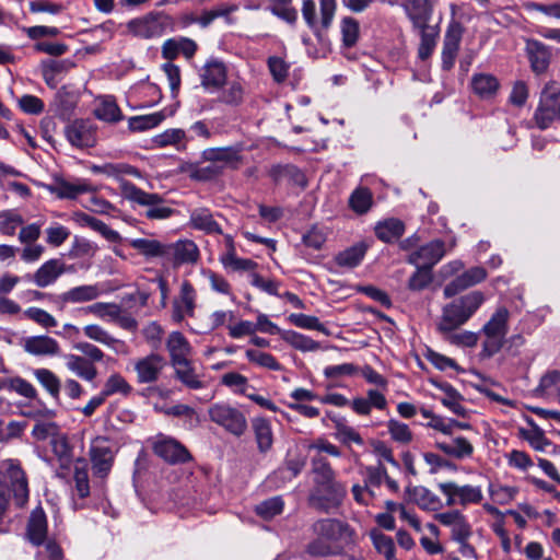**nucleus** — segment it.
<instances>
[{
    "label": "nucleus",
    "instance_id": "774afa93",
    "mask_svg": "<svg viewBox=\"0 0 560 560\" xmlns=\"http://www.w3.org/2000/svg\"><path fill=\"white\" fill-rule=\"evenodd\" d=\"M387 429L390 438L398 443L408 444L412 440V433L406 423L390 419L387 422Z\"/></svg>",
    "mask_w": 560,
    "mask_h": 560
},
{
    "label": "nucleus",
    "instance_id": "0e129e2a",
    "mask_svg": "<svg viewBox=\"0 0 560 560\" xmlns=\"http://www.w3.org/2000/svg\"><path fill=\"white\" fill-rule=\"evenodd\" d=\"M186 139V132L180 128H172L156 135L152 142L158 148H165L167 145H178Z\"/></svg>",
    "mask_w": 560,
    "mask_h": 560
},
{
    "label": "nucleus",
    "instance_id": "1a4fd4ad",
    "mask_svg": "<svg viewBox=\"0 0 560 560\" xmlns=\"http://www.w3.org/2000/svg\"><path fill=\"white\" fill-rule=\"evenodd\" d=\"M411 500L424 511L435 512L442 509L444 500L446 504H452L455 497H458L462 502L479 501L481 499L480 492H442L443 499L434 492H409Z\"/></svg>",
    "mask_w": 560,
    "mask_h": 560
},
{
    "label": "nucleus",
    "instance_id": "5701e85b",
    "mask_svg": "<svg viewBox=\"0 0 560 560\" xmlns=\"http://www.w3.org/2000/svg\"><path fill=\"white\" fill-rule=\"evenodd\" d=\"M201 156L207 162L223 166V170L237 168L242 161L240 151L233 147L208 148L202 151Z\"/></svg>",
    "mask_w": 560,
    "mask_h": 560
},
{
    "label": "nucleus",
    "instance_id": "a878e982",
    "mask_svg": "<svg viewBox=\"0 0 560 560\" xmlns=\"http://www.w3.org/2000/svg\"><path fill=\"white\" fill-rule=\"evenodd\" d=\"M526 52L530 62L532 70L537 73H544L550 63L551 52L549 48L536 40H526Z\"/></svg>",
    "mask_w": 560,
    "mask_h": 560
},
{
    "label": "nucleus",
    "instance_id": "6ab92c4d",
    "mask_svg": "<svg viewBox=\"0 0 560 560\" xmlns=\"http://www.w3.org/2000/svg\"><path fill=\"white\" fill-rule=\"evenodd\" d=\"M22 347L25 352L36 357H55L61 350L59 342L47 335L27 337L23 339Z\"/></svg>",
    "mask_w": 560,
    "mask_h": 560
},
{
    "label": "nucleus",
    "instance_id": "603ef678",
    "mask_svg": "<svg viewBox=\"0 0 560 560\" xmlns=\"http://www.w3.org/2000/svg\"><path fill=\"white\" fill-rule=\"evenodd\" d=\"M365 482L368 487L380 488L387 487L389 489H396V482L390 479L383 467H369L365 470Z\"/></svg>",
    "mask_w": 560,
    "mask_h": 560
},
{
    "label": "nucleus",
    "instance_id": "9d476101",
    "mask_svg": "<svg viewBox=\"0 0 560 560\" xmlns=\"http://www.w3.org/2000/svg\"><path fill=\"white\" fill-rule=\"evenodd\" d=\"M152 448L155 455L173 465L192 459L189 451L179 441L163 434L155 436Z\"/></svg>",
    "mask_w": 560,
    "mask_h": 560
},
{
    "label": "nucleus",
    "instance_id": "f257e3e1",
    "mask_svg": "<svg viewBox=\"0 0 560 560\" xmlns=\"http://www.w3.org/2000/svg\"><path fill=\"white\" fill-rule=\"evenodd\" d=\"M485 295L480 291H471L459 299L454 300L443 307L441 319L438 324L440 332H452L464 325L482 305Z\"/></svg>",
    "mask_w": 560,
    "mask_h": 560
},
{
    "label": "nucleus",
    "instance_id": "4d7b16f0",
    "mask_svg": "<svg viewBox=\"0 0 560 560\" xmlns=\"http://www.w3.org/2000/svg\"><path fill=\"white\" fill-rule=\"evenodd\" d=\"M289 322L300 328L303 329H311V330H317L326 336H328L330 332L329 330L319 322V319L315 316L305 315L302 313L299 314H290L288 317Z\"/></svg>",
    "mask_w": 560,
    "mask_h": 560
},
{
    "label": "nucleus",
    "instance_id": "72a5a7b5",
    "mask_svg": "<svg viewBox=\"0 0 560 560\" xmlns=\"http://www.w3.org/2000/svg\"><path fill=\"white\" fill-rule=\"evenodd\" d=\"M420 35V44L418 47V57L427 60L434 51L438 38L440 36V27L438 24H429L416 28Z\"/></svg>",
    "mask_w": 560,
    "mask_h": 560
},
{
    "label": "nucleus",
    "instance_id": "20e7f679",
    "mask_svg": "<svg viewBox=\"0 0 560 560\" xmlns=\"http://www.w3.org/2000/svg\"><path fill=\"white\" fill-rule=\"evenodd\" d=\"M317 540L310 545V552L316 556H327L332 549L330 542L342 539L348 534V526L339 521L319 520L313 525Z\"/></svg>",
    "mask_w": 560,
    "mask_h": 560
},
{
    "label": "nucleus",
    "instance_id": "393cba45",
    "mask_svg": "<svg viewBox=\"0 0 560 560\" xmlns=\"http://www.w3.org/2000/svg\"><path fill=\"white\" fill-rule=\"evenodd\" d=\"M1 486L11 490H27L28 482L25 471L16 460L8 459L2 464Z\"/></svg>",
    "mask_w": 560,
    "mask_h": 560
},
{
    "label": "nucleus",
    "instance_id": "4be33fe9",
    "mask_svg": "<svg viewBox=\"0 0 560 560\" xmlns=\"http://www.w3.org/2000/svg\"><path fill=\"white\" fill-rule=\"evenodd\" d=\"M65 273V262L58 258L45 261L33 275L32 281L38 288L52 285Z\"/></svg>",
    "mask_w": 560,
    "mask_h": 560
},
{
    "label": "nucleus",
    "instance_id": "de8ad7c7",
    "mask_svg": "<svg viewBox=\"0 0 560 560\" xmlns=\"http://www.w3.org/2000/svg\"><path fill=\"white\" fill-rule=\"evenodd\" d=\"M438 447L445 454L457 458L469 457L474 452L469 441L462 436L454 439L452 443H438Z\"/></svg>",
    "mask_w": 560,
    "mask_h": 560
},
{
    "label": "nucleus",
    "instance_id": "39448f33",
    "mask_svg": "<svg viewBox=\"0 0 560 560\" xmlns=\"http://www.w3.org/2000/svg\"><path fill=\"white\" fill-rule=\"evenodd\" d=\"M121 194L127 200L148 207V219L163 220L173 213V209L162 205L163 199L159 194L145 192L130 182H121Z\"/></svg>",
    "mask_w": 560,
    "mask_h": 560
},
{
    "label": "nucleus",
    "instance_id": "ddd939ff",
    "mask_svg": "<svg viewBox=\"0 0 560 560\" xmlns=\"http://www.w3.org/2000/svg\"><path fill=\"white\" fill-rule=\"evenodd\" d=\"M197 294L192 284L185 280L182 282L178 298L173 302L172 319L182 323L186 316L194 317Z\"/></svg>",
    "mask_w": 560,
    "mask_h": 560
},
{
    "label": "nucleus",
    "instance_id": "dca6fc26",
    "mask_svg": "<svg viewBox=\"0 0 560 560\" xmlns=\"http://www.w3.org/2000/svg\"><path fill=\"white\" fill-rule=\"evenodd\" d=\"M48 190L60 199H75L79 195L95 191L96 188L86 179L78 178L68 182L63 178H56L48 186Z\"/></svg>",
    "mask_w": 560,
    "mask_h": 560
},
{
    "label": "nucleus",
    "instance_id": "58836bf2",
    "mask_svg": "<svg viewBox=\"0 0 560 560\" xmlns=\"http://www.w3.org/2000/svg\"><path fill=\"white\" fill-rule=\"evenodd\" d=\"M314 480L317 485L328 488H335V472L330 465L322 455H316L312 459Z\"/></svg>",
    "mask_w": 560,
    "mask_h": 560
},
{
    "label": "nucleus",
    "instance_id": "bf43d9fd",
    "mask_svg": "<svg viewBox=\"0 0 560 560\" xmlns=\"http://www.w3.org/2000/svg\"><path fill=\"white\" fill-rule=\"evenodd\" d=\"M365 254V246L355 245L341 253L336 257V262L341 267L353 268L358 266Z\"/></svg>",
    "mask_w": 560,
    "mask_h": 560
},
{
    "label": "nucleus",
    "instance_id": "cd10ccee",
    "mask_svg": "<svg viewBox=\"0 0 560 560\" xmlns=\"http://www.w3.org/2000/svg\"><path fill=\"white\" fill-rule=\"evenodd\" d=\"M176 108H164L148 115L133 116L128 119V128L132 132H141L159 126L166 117L173 116Z\"/></svg>",
    "mask_w": 560,
    "mask_h": 560
},
{
    "label": "nucleus",
    "instance_id": "f3484780",
    "mask_svg": "<svg viewBox=\"0 0 560 560\" xmlns=\"http://www.w3.org/2000/svg\"><path fill=\"white\" fill-rule=\"evenodd\" d=\"M463 30L459 23L452 22L444 36L442 49V68L451 70L454 67L455 59L459 49Z\"/></svg>",
    "mask_w": 560,
    "mask_h": 560
},
{
    "label": "nucleus",
    "instance_id": "f03ea898",
    "mask_svg": "<svg viewBox=\"0 0 560 560\" xmlns=\"http://www.w3.org/2000/svg\"><path fill=\"white\" fill-rule=\"evenodd\" d=\"M510 312L501 306L495 310L489 320L482 326L481 334L485 336L481 355L491 358L498 353L505 341L509 331Z\"/></svg>",
    "mask_w": 560,
    "mask_h": 560
},
{
    "label": "nucleus",
    "instance_id": "a18cd8bd",
    "mask_svg": "<svg viewBox=\"0 0 560 560\" xmlns=\"http://www.w3.org/2000/svg\"><path fill=\"white\" fill-rule=\"evenodd\" d=\"M176 377L187 387L199 389L203 387L202 381L195 373L190 361H183L182 364H173Z\"/></svg>",
    "mask_w": 560,
    "mask_h": 560
},
{
    "label": "nucleus",
    "instance_id": "c756f323",
    "mask_svg": "<svg viewBox=\"0 0 560 560\" xmlns=\"http://www.w3.org/2000/svg\"><path fill=\"white\" fill-rule=\"evenodd\" d=\"M201 84L206 89H220L226 80V68L218 60H209L202 68Z\"/></svg>",
    "mask_w": 560,
    "mask_h": 560
},
{
    "label": "nucleus",
    "instance_id": "3c124183",
    "mask_svg": "<svg viewBox=\"0 0 560 560\" xmlns=\"http://www.w3.org/2000/svg\"><path fill=\"white\" fill-rule=\"evenodd\" d=\"M370 537L373 542L375 549L382 553L386 560H396L395 559V545L393 539L383 534L377 529H372L370 532Z\"/></svg>",
    "mask_w": 560,
    "mask_h": 560
},
{
    "label": "nucleus",
    "instance_id": "6e6d98bb",
    "mask_svg": "<svg viewBox=\"0 0 560 560\" xmlns=\"http://www.w3.org/2000/svg\"><path fill=\"white\" fill-rule=\"evenodd\" d=\"M24 223L22 215L15 210H4L0 212V233L13 236L19 226Z\"/></svg>",
    "mask_w": 560,
    "mask_h": 560
},
{
    "label": "nucleus",
    "instance_id": "09e8293b",
    "mask_svg": "<svg viewBox=\"0 0 560 560\" xmlns=\"http://www.w3.org/2000/svg\"><path fill=\"white\" fill-rule=\"evenodd\" d=\"M132 392L131 385L119 373H113L106 380L102 394L107 398L114 394L128 396Z\"/></svg>",
    "mask_w": 560,
    "mask_h": 560
},
{
    "label": "nucleus",
    "instance_id": "13d9d810",
    "mask_svg": "<svg viewBox=\"0 0 560 560\" xmlns=\"http://www.w3.org/2000/svg\"><path fill=\"white\" fill-rule=\"evenodd\" d=\"M245 355L249 362L255 363L261 368H265V369H268L271 371H281L282 370L281 364L270 353L254 350V349H247L245 352Z\"/></svg>",
    "mask_w": 560,
    "mask_h": 560
},
{
    "label": "nucleus",
    "instance_id": "7c9ffc66",
    "mask_svg": "<svg viewBox=\"0 0 560 560\" xmlns=\"http://www.w3.org/2000/svg\"><path fill=\"white\" fill-rule=\"evenodd\" d=\"M72 220L80 226H89L95 232H98L103 237H105L109 242H120L121 237L119 233L115 230H112L107 224L103 221L85 213L82 211H77L72 214Z\"/></svg>",
    "mask_w": 560,
    "mask_h": 560
},
{
    "label": "nucleus",
    "instance_id": "2f4dec72",
    "mask_svg": "<svg viewBox=\"0 0 560 560\" xmlns=\"http://www.w3.org/2000/svg\"><path fill=\"white\" fill-rule=\"evenodd\" d=\"M90 170L94 174H104L107 177L115 178L121 182H126L122 179L124 176L129 175L133 177H141L140 171L127 163H104V164H92Z\"/></svg>",
    "mask_w": 560,
    "mask_h": 560
},
{
    "label": "nucleus",
    "instance_id": "e2e57ef3",
    "mask_svg": "<svg viewBox=\"0 0 560 560\" xmlns=\"http://www.w3.org/2000/svg\"><path fill=\"white\" fill-rule=\"evenodd\" d=\"M24 316L45 329H50L58 325L57 319L50 313L39 307L32 306L26 308Z\"/></svg>",
    "mask_w": 560,
    "mask_h": 560
},
{
    "label": "nucleus",
    "instance_id": "ea45409f",
    "mask_svg": "<svg viewBox=\"0 0 560 560\" xmlns=\"http://www.w3.org/2000/svg\"><path fill=\"white\" fill-rule=\"evenodd\" d=\"M471 89L481 98H489L497 93L499 82L492 74L478 73L471 79Z\"/></svg>",
    "mask_w": 560,
    "mask_h": 560
},
{
    "label": "nucleus",
    "instance_id": "4c0bfd02",
    "mask_svg": "<svg viewBox=\"0 0 560 560\" xmlns=\"http://www.w3.org/2000/svg\"><path fill=\"white\" fill-rule=\"evenodd\" d=\"M130 246L148 258H165L167 255L166 244L153 238H135Z\"/></svg>",
    "mask_w": 560,
    "mask_h": 560
},
{
    "label": "nucleus",
    "instance_id": "423d86ee",
    "mask_svg": "<svg viewBox=\"0 0 560 560\" xmlns=\"http://www.w3.org/2000/svg\"><path fill=\"white\" fill-rule=\"evenodd\" d=\"M127 31L135 37L150 39L160 37L167 31L173 30V20L171 16L162 13H149L143 16L132 19L126 24Z\"/></svg>",
    "mask_w": 560,
    "mask_h": 560
},
{
    "label": "nucleus",
    "instance_id": "412c9836",
    "mask_svg": "<svg viewBox=\"0 0 560 560\" xmlns=\"http://www.w3.org/2000/svg\"><path fill=\"white\" fill-rule=\"evenodd\" d=\"M69 142L78 148L93 147L96 139L92 125L84 120H74L65 129Z\"/></svg>",
    "mask_w": 560,
    "mask_h": 560
},
{
    "label": "nucleus",
    "instance_id": "8fccbe9b",
    "mask_svg": "<svg viewBox=\"0 0 560 560\" xmlns=\"http://www.w3.org/2000/svg\"><path fill=\"white\" fill-rule=\"evenodd\" d=\"M340 33L343 46L347 48L353 47L360 35L359 22L351 16H345L340 21Z\"/></svg>",
    "mask_w": 560,
    "mask_h": 560
},
{
    "label": "nucleus",
    "instance_id": "37998d69",
    "mask_svg": "<svg viewBox=\"0 0 560 560\" xmlns=\"http://www.w3.org/2000/svg\"><path fill=\"white\" fill-rule=\"evenodd\" d=\"M282 340L302 352L317 351L320 348L319 342L294 330L282 332Z\"/></svg>",
    "mask_w": 560,
    "mask_h": 560
},
{
    "label": "nucleus",
    "instance_id": "f8f14e48",
    "mask_svg": "<svg viewBox=\"0 0 560 560\" xmlns=\"http://www.w3.org/2000/svg\"><path fill=\"white\" fill-rule=\"evenodd\" d=\"M167 255L165 260L174 266L194 265L199 259V248L191 240H179L175 243L166 244Z\"/></svg>",
    "mask_w": 560,
    "mask_h": 560
},
{
    "label": "nucleus",
    "instance_id": "2eb2a0df",
    "mask_svg": "<svg viewBox=\"0 0 560 560\" xmlns=\"http://www.w3.org/2000/svg\"><path fill=\"white\" fill-rule=\"evenodd\" d=\"M444 255V243L440 240H434L411 253L408 256L407 261L415 266H422L431 269L443 258Z\"/></svg>",
    "mask_w": 560,
    "mask_h": 560
},
{
    "label": "nucleus",
    "instance_id": "f704fd0d",
    "mask_svg": "<svg viewBox=\"0 0 560 560\" xmlns=\"http://www.w3.org/2000/svg\"><path fill=\"white\" fill-rule=\"evenodd\" d=\"M66 365L69 371L84 381L92 382L97 376L96 368L85 357L68 354L66 355Z\"/></svg>",
    "mask_w": 560,
    "mask_h": 560
},
{
    "label": "nucleus",
    "instance_id": "49530a36",
    "mask_svg": "<svg viewBox=\"0 0 560 560\" xmlns=\"http://www.w3.org/2000/svg\"><path fill=\"white\" fill-rule=\"evenodd\" d=\"M373 205V195L369 188L358 187L349 198V207L358 214L366 213Z\"/></svg>",
    "mask_w": 560,
    "mask_h": 560
},
{
    "label": "nucleus",
    "instance_id": "c85d7f7f",
    "mask_svg": "<svg viewBox=\"0 0 560 560\" xmlns=\"http://www.w3.org/2000/svg\"><path fill=\"white\" fill-rule=\"evenodd\" d=\"M404 9L412 22L413 28L430 24L432 5L429 0H407Z\"/></svg>",
    "mask_w": 560,
    "mask_h": 560
},
{
    "label": "nucleus",
    "instance_id": "5fc2aeb1",
    "mask_svg": "<svg viewBox=\"0 0 560 560\" xmlns=\"http://www.w3.org/2000/svg\"><path fill=\"white\" fill-rule=\"evenodd\" d=\"M34 376L54 398H58L60 393V381L54 372L44 368L36 369L34 371Z\"/></svg>",
    "mask_w": 560,
    "mask_h": 560
},
{
    "label": "nucleus",
    "instance_id": "b1692460",
    "mask_svg": "<svg viewBox=\"0 0 560 560\" xmlns=\"http://www.w3.org/2000/svg\"><path fill=\"white\" fill-rule=\"evenodd\" d=\"M197 49V43L188 37L168 38L162 45V56L168 61L174 60L179 55L190 59L195 56Z\"/></svg>",
    "mask_w": 560,
    "mask_h": 560
},
{
    "label": "nucleus",
    "instance_id": "a211bd4d",
    "mask_svg": "<svg viewBox=\"0 0 560 560\" xmlns=\"http://www.w3.org/2000/svg\"><path fill=\"white\" fill-rule=\"evenodd\" d=\"M35 420L32 430V436L36 441H46L54 439L59 434V427L51 419L55 417V411L50 409L36 410L30 413Z\"/></svg>",
    "mask_w": 560,
    "mask_h": 560
},
{
    "label": "nucleus",
    "instance_id": "864d4df0",
    "mask_svg": "<svg viewBox=\"0 0 560 560\" xmlns=\"http://www.w3.org/2000/svg\"><path fill=\"white\" fill-rule=\"evenodd\" d=\"M83 334L89 339L109 348H114L115 345L119 342L106 329L97 324L85 325L83 327Z\"/></svg>",
    "mask_w": 560,
    "mask_h": 560
},
{
    "label": "nucleus",
    "instance_id": "c9c22d12",
    "mask_svg": "<svg viewBox=\"0 0 560 560\" xmlns=\"http://www.w3.org/2000/svg\"><path fill=\"white\" fill-rule=\"evenodd\" d=\"M189 223L194 229L207 234L222 233L220 224L214 220L212 213L206 208L195 209L191 211Z\"/></svg>",
    "mask_w": 560,
    "mask_h": 560
},
{
    "label": "nucleus",
    "instance_id": "9b49d317",
    "mask_svg": "<svg viewBox=\"0 0 560 560\" xmlns=\"http://www.w3.org/2000/svg\"><path fill=\"white\" fill-rule=\"evenodd\" d=\"M166 365V359L159 353H150L137 359L133 362L137 382L139 384L158 382Z\"/></svg>",
    "mask_w": 560,
    "mask_h": 560
},
{
    "label": "nucleus",
    "instance_id": "6e6552de",
    "mask_svg": "<svg viewBox=\"0 0 560 560\" xmlns=\"http://www.w3.org/2000/svg\"><path fill=\"white\" fill-rule=\"evenodd\" d=\"M535 121L540 129L548 128L557 118L560 119V86L551 84L541 93L539 105L535 113Z\"/></svg>",
    "mask_w": 560,
    "mask_h": 560
},
{
    "label": "nucleus",
    "instance_id": "a19ab883",
    "mask_svg": "<svg viewBox=\"0 0 560 560\" xmlns=\"http://www.w3.org/2000/svg\"><path fill=\"white\" fill-rule=\"evenodd\" d=\"M405 231L404 223L398 219H387L375 226L376 236L386 243L400 237Z\"/></svg>",
    "mask_w": 560,
    "mask_h": 560
},
{
    "label": "nucleus",
    "instance_id": "79ce46f5",
    "mask_svg": "<svg viewBox=\"0 0 560 560\" xmlns=\"http://www.w3.org/2000/svg\"><path fill=\"white\" fill-rule=\"evenodd\" d=\"M256 442L260 452L270 450L273 443V435L270 422L264 418H256L253 421Z\"/></svg>",
    "mask_w": 560,
    "mask_h": 560
},
{
    "label": "nucleus",
    "instance_id": "69168bd1",
    "mask_svg": "<svg viewBox=\"0 0 560 560\" xmlns=\"http://www.w3.org/2000/svg\"><path fill=\"white\" fill-rule=\"evenodd\" d=\"M443 389L445 392V396L441 398L442 404L455 415L466 417L467 410L460 404L462 396L459 393L450 385H446Z\"/></svg>",
    "mask_w": 560,
    "mask_h": 560
},
{
    "label": "nucleus",
    "instance_id": "7ed1b4c3",
    "mask_svg": "<svg viewBox=\"0 0 560 560\" xmlns=\"http://www.w3.org/2000/svg\"><path fill=\"white\" fill-rule=\"evenodd\" d=\"M89 455L92 464L93 486L98 487L107 478L114 465L113 444L107 438L96 436L91 441Z\"/></svg>",
    "mask_w": 560,
    "mask_h": 560
},
{
    "label": "nucleus",
    "instance_id": "aec40b11",
    "mask_svg": "<svg viewBox=\"0 0 560 560\" xmlns=\"http://www.w3.org/2000/svg\"><path fill=\"white\" fill-rule=\"evenodd\" d=\"M486 278L487 271L485 268L472 267L445 285L444 296L447 299L452 298L458 292L482 282Z\"/></svg>",
    "mask_w": 560,
    "mask_h": 560
},
{
    "label": "nucleus",
    "instance_id": "338daca9",
    "mask_svg": "<svg viewBox=\"0 0 560 560\" xmlns=\"http://www.w3.org/2000/svg\"><path fill=\"white\" fill-rule=\"evenodd\" d=\"M518 433L521 438L526 440L537 451H545L546 446L550 444L545 438L542 430L535 424H533L530 430L521 428Z\"/></svg>",
    "mask_w": 560,
    "mask_h": 560
},
{
    "label": "nucleus",
    "instance_id": "c03bdc74",
    "mask_svg": "<svg viewBox=\"0 0 560 560\" xmlns=\"http://www.w3.org/2000/svg\"><path fill=\"white\" fill-rule=\"evenodd\" d=\"M270 176L276 183L282 180L293 182L296 185L305 186L306 182L301 171L293 165H277L270 170Z\"/></svg>",
    "mask_w": 560,
    "mask_h": 560
},
{
    "label": "nucleus",
    "instance_id": "e433bc0d",
    "mask_svg": "<svg viewBox=\"0 0 560 560\" xmlns=\"http://www.w3.org/2000/svg\"><path fill=\"white\" fill-rule=\"evenodd\" d=\"M342 498V492H313L308 501L315 510L330 513L338 509Z\"/></svg>",
    "mask_w": 560,
    "mask_h": 560
},
{
    "label": "nucleus",
    "instance_id": "052dcab7",
    "mask_svg": "<svg viewBox=\"0 0 560 560\" xmlns=\"http://www.w3.org/2000/svg\"><path fill=\"white\" fill-rule=\"evenodd\" d=\"M335 428H336L335 436L341 443H343L346 445H351V444H355L359 446L363 445V443H364L363 439L354 428L346 424L342 421H337Z\"/></svg>",
    "mask_w": 560,
    "mask_h": 560
},
{
    "label": "nucleus",
    "instance_id": "0eeeda50",
    "mask_svg": "<svg viewBox=\"0 0 560 560\" xmlns=\"http://www.w3.org/2000/svg\"><path fill=\"white\" fill-rule=\"evenodd\" d=\"M208 415L212 422L235 436L243 435L247 430V420L244 413L230 404H213L210 406Z\"/></svg>",
    "mask_w": 560,
    "mask_h": 560
},
{
    "label": "nucleus",
    "instance_id": "473e14b6",
    "mask_svg": "<svg viewBox=\"0 0 560 560\" xmlns=\"http://www.w3.org/2000/svg\"><path fill=\"white\" fill-rule=\"evenodd\" d=\"M47 536V518L42 508H36L28 520L27 537L36 546L45 542Z\"/></svg>",
    "mask_w": 560,
    "mask_h": 560
},
{
    "label": "nucleus",
    "instance_id": "bb28decb",
    "mask_svg": "<svg viewBox=\"0 0 560 560\" xmlns=\"http://www.w3.org/2000/svg\"><path fill=\"white\" fill-rule=\"evenodd\" d=\"M166 349L170 354L171 364H182L189 360L191 346L180 331H172L166 340Z\"/></svg>",
    "mask_w": 560,
    "mask_h": 560
},
{
    "label": "nucleus",
    "instance_id": "4468645a",
    "mask_svg": "<svg viewBox=\"0 0 560 560\" xmlns=\"http://www.w3.org/2000/svg\"><path fill=\"white\" fill-rule=\"evenodd\" d=\"M101 295L97 284H83L73 287L55 298L59 311H62L68 303L80 304L96 300Z\"/></svg>",
    "mask_w": 560,
    "mask_h": 560
},
{
    "label": "nucleus",
    "instance_id": "680f3d73",
    "mask_svg": "<svg viewBox=\"0 0 560 560\" xmlns=\"http://www.w3.org/2000/svg\"><path fill=\"white\" fill-rule=\"evenodd\" d=\"M82 311L86 314H93L101 319L113 320L119 315V305L115 303L97 302L82 308Z\"/></svg>",
    "mask_w": 560,
    "mask_h": 560
}]
</instances>
